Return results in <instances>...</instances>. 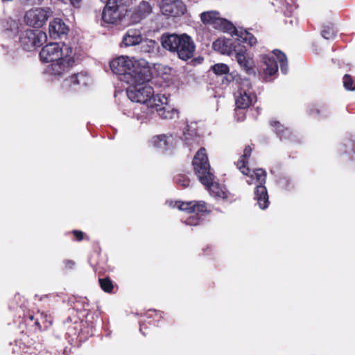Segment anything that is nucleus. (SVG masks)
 Returning a JSON list of instances; mask_svg holds the SVG:
<instances>
[{
	"mask_svg": "<svg viewBox=\"0 0 355 355\" xmlns=\"http://www.w3.org/2000/svg\"><path fill=\"white\" fill-rule=\"evenodd\" d=\"M252 153V148L246 146L243 155L236 162L239 170L248 177L246 182L248 184H255L256 188L254 192V199L261 209H266L270 204L269 198L266 187H265L266 180V172L262 168H257L254 171L246 166L248 159Z\"/></svg>",
	"mask_w": 355,
	"mask_h": 355,
	"instance_id": "obj_1",
	"label": "nucleus"
},
{
	"mask_svg": "<svg viewBox=\"0 0 355 355\" xmlns=\"http://www.w3.org/2000/svg\"><path fill=\"white\" fill-rule=\"evenodd\" d=\"M162 47L182 60L191 59L194 54L196 46L190 36L184 33H164L160 38Z\"/></svg>",
	"mask_w": 355,
	"mask_h": 355,
	"instance_id": "obj_3",
	"label": "nucleus"
},
{
	"mask_svg": "<svg viewBox=\"0 0 355 355\" xmlns=\"http://www.w3.org/2000/svg\"><path fill=\"white\" fill-rule=\"evenodd\" d=\"M203 23L211 25L214 28L228 33L234 29V25L227 19L221 17L216 11L204 12L200 15Z\"/></svg>",
	"mask_w": 355,
	"mask_h": 355,
	"instance_id": "obj_12",
	"label": "nucleus"
},
{
	"mask_svg": "<svg viewBox=\"0 0 355 355\" xmlns=\"http://www.w3.org/2000/svg\"><path fill=\"white\" fill-rule=\"evenodd\" d=\"M99 283L101 285V288L107 293H110L113 289V284L112 282L109 279H100Z\"/></svg>",
	"mask_w": 355,
	"mask_h": 355,
	"instance_id": "obj_31",
	"label": "nucleus"
},
{
	"mask_svg": "<svg viewBox=\"0 0 355 355\" xmlns=\"http://www.w3.org/2000/svg\"><path fill=\"white\" fill-rule=\"evenodd\" d=\"M234 98L236 107L241 110L249 107L256 101V95L249 80L244 79L241 82Z\"/></svg>",
	"mask_w": 355,
	"mask_h": 355,
	"instance_id": "obj_10",
	"label": "nucleus"
},
{
	"mask_svg": "<svg viewBox=\"0 0 355 355\" xmlns=\"http://www.w3.org/2000/svg\"><path fill=\"white\" fill-rule=\"evenodd\" d=\"M205 186L209 190L211 196L221 199L227 198L228 193L226 189L219 184L214 182V179L211 180L208 185Z\"/></svg>",
	"mask_w": 355,
	"mask_h": 355,
	"instance_id": "obj_25",
	"label": "nucleus"
},
{
	"mask_svg": "<svg viewBox=\"0 0 355 355\" xmlns=\"http://www.w3.org/2000/svg\"><path fill=\"white\" fill-rule=\"evenodd\" d=\"M168 204L171 207H176L180 211L191 214L184 221L187 225L196 226L200 224L201 218L199 216V214L210 211L209 205L204 201H171Z\"/></svg>",
	"mask_w": 355,
	"mask_h": 355,
	"instance_id": "obj_6",
	"label": "nucleus"
},
{
	"mask_svg": "<svg viewBox=\"0 0 355 355\" xmlns=\"http://www.w3.org/2000/svg\"><path fill=\"white\" fill-rule=\"evenodd\" d=\"M74 62V55H70L52 62L44 69L46 78L52 82L60 81L68 74Z\"/></svg>",
	"mask_w": 355,
	"mask_h": 355,
	"instance_id": "obj_8",
	"label": "nucleus"
},
{
	"mask_svg": "<svg viewBox=\"0 0 355 355\" xmlns=\"http://www.w3.org/2000/svg\"><path fill=\"white\" fill-rule=\"evenodd\" d=\"M176 143V138L170 134L155 135L150 139V144L153 147L163 151L173 148Z\"/></svg>",
	"mask_w": 355,
	"mask_h": 355,
	"instance_id": "obj_19",
	"label": "nucleus"
},
{
	"mask_svg": "<svg viewBox=\"0 0 355 355\" xmlns=\"http://www.w3.org/2000/svg\"><path fill=\"white\" fill-rule=\"evenodd\" d=\"M272 125L275 127L276 134L281 139H288L290 137V130L288 128H285L279 122H272Z\"/></svg>",
	"mask_w": 355,
	"mask_h": 355,
	"instance_id": "obj_27",
	"label": "nucleus"
},
{
	"mask_svg": "<svg viewBox=\"0 0 355 355\" xmlns=\"http://www.w3.org/2000/svg\"><path fill=\"white\" fill-rule=\"evenodd\" d=\"M74 55L73 48L65 44L50 43L44 46L40 58L43 62H53L64 58Z\"/></svg>",
	"mask_w": 355,
	"mask_h": 355,
	"instance_id": "obj_7",
	"label": "nucleus"
},
{
	"mask_svg": "<svg viewBox=\"0 0 355 355\" xmlns=\"http://www.w3.org/2000/svg\"><path fill=\"white\" fill-rule=\"evenodd\" d=\"M261 60V73L265 80L269 81L276 75L278 71L277 60L282 72L286 74L288 71L286 56L279 50H274L270 55H262Z\"/></svg>",
	"mask_w": 355,
	"mask_h": 355,
	"instance_id": "obj_5",
	"label": "nucleus"
},
{
	"mask_svg": "<svg viewBox=\"0 0 355 355\" xmlns=\"http://www.w3.org/2000/svg\"><path fill=\"white\" fill-rule=\"evenodd\" d=\"M159 7L162 13L168 17H178L186 11V6L180 0H162Z\"/></svg>",
	"mask_w": 355,
	"mask_h": 355,
	"instance_id": "obj_13",
	"label": "nucleus"
},
{
	"mask_svg": "<svg viewBox=\"0 0 355 355\" xmlns=\"http://www.w3.org/2000/svg\"><path fill=\"white\" fill-rule=\"evenodd\" d=\"M144 38L139 29L130 28L123 35L122 44L124 46H136L141 44Z\"/></svg>",
	"mask_w": 355,
	"mask_h": 355,
	"instance_id": "obj_23",
	"label": "nucleus"
},
{
	"mask_svg": "<svg viewBox=\"0 0 355 355\" xmlns=\"http://www.w3.org/2000/svg\"><path fill=\"white\" fill-rule=\"evenodd\" d=\"M193 166L198 180L203 185H208L214 179L211 172L210 165L206 153V150L201 148L193 157Z\"/></svg>",
	"mask_w": 355,
	"mask_h": 355,
	"instance_id": "obj_9",
	"label": "nucleus"
},
{
	"mask_svg": "<svg viewBox=\"0 0 355 355\" xmlns=\"http://www.w3.org/2000/svg\"><path fill=\"white\" fill-rule=\"evenodd\" d=\"M177 182L183 187H187L190 185L189 180L185 176H180L177 180Z\"/></svg>",
	"mask_w": 355,
	"mask_h": 355,
	"instance_id": "obj_32",
	"label": "nucleus"
},
{
	"mask_svg": "<svg viewBox=\"0 0 355 355\" xmlns=\"http://www.w3.org/2000/svg\"><path fill=\"white\" fill-rule=\"evenodd\" d=\"M70 3L73 5L74 7L79 6L81 0H69Z\"/></svg>",
	"mask_w": 355,
	"mask_h": 355,
	"instance_id": "obj_36",
	"label": "nucleus"
},
{
	"mask_svg": "<svg viewBox=\"0 0 355 355\" xmlns=\"http://www.w3.org/2000/svg\"><path fill=\"white\" fill-rule=\"evenodd\" d=\"M183 139L186 145L193 148L198 144L200 137L194 130L187 129V131L184 132Z\"/></svg>",
	"mask_w": 355,
	"mask_h": 355,
	"instance_id": "obj_26",
	"label": "nucleus"
},
{
	"mask_svg": "<svg viewBox=\"0 0 355 355\" xmlns=\"http://www.w3.org/2000/svg\"><path fill=\"white\" fill-rule=\"evenodd\" d=\"M46 40L45 33L40 30L27 29L20 35V42L24 49L31 51L40 46Z\"/></svg>",
	"mask_w": 355,
	"mask_h": 355,
	"instance_id": "obj_11",
	"label": "nucleus"
},
{
	"mask_svg": "<svg viewBox=\"0 0 355 355\" xmlns=\"http://www.w3.org/2000/svg\"><path fill=\"white\" fill-rule=\"evenodd\" d=\"M229 33L232 37H236L237 45H239V42H243L248 44L250 46H253L257 43V38L250 33L242 28H236L234 26V29L230 31Z\"/></svg>",
	"mask_w": 355,
	"mask_h": 355,
	"instance_id": "obj_22",
	"label": "nucleus"
},
{
	"mask_svg": "<svg viewBox=\"0 0 355 355\" xmlns=\"http://www.w3.org/2000/svg\"><path fill=\"white\" fill-rule=\"evenodd\" d=\"M61 80H62L63 88L70 89L76 85H87L89 82V78L84 73H79L69 77L66 76Z\"/></svg>",
	"mask_w": 355,
	"mask_h": 355,
	"instance_id": "obj_21",
	"label": "nucleus"
},
{
	"mask_svg": "<svg viewBox=\"0 0 355 355\" xmlns=\"http://www.w3.org/2000/svg\"><path fill=\"white\" fill-rule=\"evenodd\" d=\"M73 234L78 241H81L83 239V232L81 231L75 230Z\"/></svg>",
	"mask_w": 355,
	"mask_h": 355,
	"instance_id": "obj_34",
	"label": "nucleus"
},
{
	"mask_svg": "<svg viewBox=\"0 0 355 355\" xmlns=\"http://www.w3.org/2000/svg\"><path fill=\"white\" fill-rule=\"evenodd\" d=\"M67 31L68 27L61 19H54L49 24V32L51 37L54 39L67 34Z\"/></svg>",
	"mask_w": 355,
	"mask_h": 355,
	"instance_id": "obj_24",
	"label": "nucleus"
},
{
	"mask_svg": "<svg viewBox=\"0 0 355 355\" xmlns=\"http://www.w3.org/2000/svg\"><path fill=\"white\" fill-rule=\"evenodd\" d=\"M102 18L107 24H116L123 17V10L118 6V2L112 0H107Z\"/></svg>",
	"mask_w": 355,
	"mask_h": 355,
	"instance_id": "obj_15",
	"label": "nucleus"
},
{
	"mask_svg": "<svg viewBox=\"0 0 355 355\" xmlns=\"http://www.w3.org/2000/svg\"><path fill=\"white\" fill-rule=\"evenodd\" d=\"M336 31L333 26H325L322 31V36L326 40H331L336 36Z\"/></svg>",
	"mask_w": 355,
	"mask_h": 355,
	"instance_id": "obj_30",
	"label": "nucleus"
},
{
	"mask_svg": "<svg viewBox=\"0 0 355 355\" xmlns=\"http://www.w3.org/2000/svg\"><path fill=\"white\" fill-rule=\"evenodd\" d=\"M110 67L113 73L119 76L121 82L127 83H135L140 80L142 72L147 71L148 68L128 56L121 55L110 62Z\"/></svg>",
	"mask_w": 355,
	"mask_h": 355,
	"instance_id": "obj_4",
	"label": "nucleus"
},
{
	"mask_svg": "<svg viewBox=\"0 0 355 355\" xmlns=\"http://www.w3.org/2000/svg\"><path fill=\"white\" fill-rule=\"evenodd\" d=\"M164 101H162V102H156L157 105H153L150 107V112H154L155 111L157 113L158 116L164 119H173L178 118L179 112L178 111L171 107L169 105H167V98L164 96Z\"/></svg>",
	"mask_w": 355,
	"mask_h": 355,
	"instance_id": "obj_18",
	"label": "nucleus"
},
{
	"mask_svg": "<svg viewBox=\"0 0 355 355\" xmlns=\"http://www.w3.org/2000/svg\"><path fill=\"white\" fill-rule=\"evenodd\" d=\"M14 23V28H11V31L12 30H15L17 29V24H16V22H13Z\"/></svg>",
	"mask_w": 355,
	"mask_h": 355,
	"instance_id": "obj_37",
	"label": "nucleus"
},
{
	"mask_svg": "<svg viewBox=\"0 0 355 355\" xmlns=\"http://www.w3.org/2000/svg\"><path fill=\"white\" fill-rule=\"evenodd\" d=\"M149 69L142 72L141 80H135V83H127L129 86L127 89V96L133 102L146 104L150 109L153 105H157L156 102L164 101V95L156 94L152 86L149 84Z\"/></svg>",
	"mask_w": 355,
	"mask_h": 355,
	"instance_id": "obj_2",
	"label": "nucleus"
},
{
	"mask_svg": "<svg viewBox=\"0 0 355 355\" xmlns=\"http://www.w3.org/2000/svg\"><path fill=\"white\" fill-rule=\"evenodd\" d=\"M35 324L37 326H39V327H40V322H39L38 318H37V319H36V321H35Z\"/></svg>",
	"mask_w": 355,
	"mask_h": 355,
	"instance_id": "obj_38",
	"label": "nucleus"
},
{
	"mask_svg": "<svg viewBox=\"0 0 355 355\" xmlns=\"http://www.w3.org/2000/svg\"><path fill=\"white\" fill-rule=\"evenodd\" d=\"M153 11V6L147 1H141L130 10L131 22L137 24L148 16Z\"/></svg>",
	"mask_w": 355,
	"mask_h": 355,
	"instance_id": "obj_17",
	"label": "nucleus"
},
{
	"mask_svg": "<svg viewBox=\"0 0 355 355\" xmlns=\"http://www.w3.org/2000/svg\"><path fill=\"white\" fill-rule=\"evenodd\" d=\"M29 319H30L31 320H34V316H33V315H29Z\"/></svg>",
	"mask_w": 355,
	"mask_h": 355,
	"instance_id": "obj_39",
	"label": "nucleus"
},
{
	"mask_svg": "<svg viewBox=\"0 0 355 355\" xmlns=\"http://www.w3.org/2000/svg\"><path fill=\"white\" fill-rule=\"evenodd\" d=\"M234 51L236 61L239 66L248 74L254 73V60L246 52L245 46L235 45Z\"/></svg>",
	"mask_w": 355,
	"mask_h": 355,
	"instance_id": "obj_16",
	"label": "nucleus"
},
{
	"mask_svg": "<svg viewBox=\"0 0 355 355\" xmlns=\"http://www.w3.org/2000/svg\"><path fill=\"white\" fill-rule=\"evenodd\" d=\"M21 5L23 6H32L37 3H40L44 0H17Z\"/></svg>",
	"mask_w": 355,
	"mask_h": 355,
	"instance_id": "obj_33",
	"label": "nucleus"
},
{
	"mask_svg": "<svg viewBox=\"0 0 355 355\" xmlns=\"http://www.w3.org/2000/svg\"><path fill=\"white\" fill-rule=\"evenodd\" d=\"M3 2H11L13 0H1Z\"/></svg>",
	"mask_w": 355,
	"mask_h": 355,
	"instance_id": "obj_40",
	"label": "nucleus"
},
{
	"mask_svg": "<svg viewBox=\"0 0 355 355\" xmlns=\"http://www.w3.org/2000/svg\"><path fill=\"white\" fill-rule=\"evenodd\" d=\"M65 267L68 268H73L75 263L73 261L71 260H67L64 261Z\"/></svg>",
	"mask_w": 355,
	"mask_h": 355,
	"instance_id": "obj_35",
	"label": "nucleus"
},
{
	"mask_svg": "<svg viewBox=\"0 0 355 355\" xmlns=\"http://www.w3.org/2000/svg\"><path fill=\"white\" fill-rule=\"evenodd\" d=\"M344 87L349 91H355V83L352 76L346 74L343 77Z\"/></svg>",
	"mask_w": 355,
	"mask_h": 355,
	"instance_id": "obj_29",
	"label": "nucleus"
},
{
	"mask_svg": "<svg viewBox=\"0 0 355 355\" xmlns=\"http://www.w3.org/2000/svg\"><path fill=\"white\" fill-rule=\"evenodd\" d=\"M49 16V11L47 10L37 8L27 11L24 20L27 25L40 28L46 23Z\"/></svg>",
	"mask_w": 355,
	"mask_h": 355,
	"instance_id": "obj_14",
	"label": "nucleus"
},
{
	"mask_svg": "<svg viewBox=\"0 0 355 355\" xmlns=\"http://www.w3.org/2000/svg\"><path fill=\"white\" fill-rule=\"evenodd\" d=\"M212 70L216 74L223 75L229 72V67L225 64L219 63L214 64L212 67Z\"/></svg>",
	"mask_w": 355,
	"mask_h": 355,
	"instance_id": "obj_28",
	"label": "nucleus"
},
{
	"mask_svg": "<svg viewBox=\"0 0 355 355\" xmlns=\"http://www.w3.org/2000/svg\"><path fill=\"white\" fill-rule=\"evenodd\" d=\"M237 42L233 41L232 39H226L220 37L213 43V49L223 55H230L233 51Z\"/></svg>",
	"mask_w": 355,
	"mask_h": 355,
	"instance_id": "obj_20",
	"label": "nucleus"
}]
</instances>
